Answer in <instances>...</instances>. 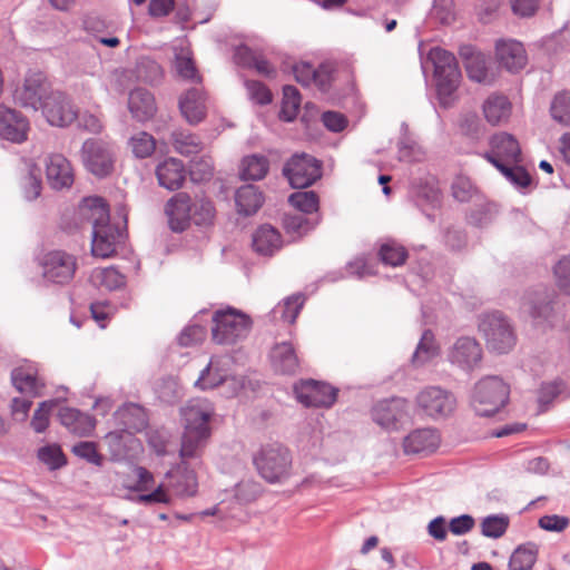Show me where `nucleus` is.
Masks as SVG:
<instances>
[{
	"label": "nucleus",
	"instance_id": "obj_1",
	"mask_svg": "<svg viewBox=\"0 0 570 570\" xmlns=\"http://www.w3.org/2000/svg\"><path fill=\"white\" fill-rule=\"evenodd\" d=\"M214 412V405L205 399L193 400L183 409L185 430L179 451L181 459L200 454L210 436L209 421Z\"/></svg>",
	"mask_w": 570,
	"mask_h": 570
},
{
	"label": "nucleus",
	"instance_id": "obj_2",
	"mask_svg": "<svg viewBox=\"0 0 570 570\" xmlns=\"http://www.w3.org/2000/svg\"><path fill=\"white\" fill-rule=\"evenodd\" d=\"M85 208L91 212L88 218L92 222V255L100 258L111 257L116 253V245L124 237L122 232L109 224V209L102 198L85 199Z\"/></svg>",
	"mask_w": 570,
	"mask_h": 570
},
{
	"label": "nucleus",
	"instance_id": "obj_3",
	"mask_svg": "<svg viewBox=\"0 0 570 570\" xmlns=\"http://www.w3.org/2000/svg\"><path fill=\"white\" fill-rule=\"evenodd\" d=\"M213 323V341L222 345L236 344L244 340L252 328L250 317L234 307L215 311Z\"/></svg>",
	"mask_w": 570,
	"mask_h": 570
},
{
	"label": "nucleus",
	"instance_id": "obj_4",
	"mask_svg": "<svg viewBox=\"0 0 570 570\" xmlns=\"http://www.w3.org/2000/svg\"><path fill=\"white\" fill-rule=\"evenodd\" d=\"M509 386L498 376L480 380L473 392L472 406L480 416H491L505 405Z\"/></svg>",
	"mask_w": 570,
	"mask_h": 570
},
{
	"label": "nucleus",
	"instance_id": "obj_5",
	"mask_svg": "<svg viewBox=\"0 0 570 570\" xmlns=\"http://www.w3.org/2000/svg\"><path fill=\"white\" fill-rule=\"evenodd\" d=\"M254 464L262 478L269 483H275L289 475L292 459L288 450L284 446L268 444L255 455Z\"/></svg>",
	"mask_w": 570,
	"mask_h": 570
},
{
	"label": "nucleus",
	"instance_id": "obj_6",
	"mask_svg": "<svg viewBox=\"0 0 570 570\" xmlns=\"http://www.w3.org/2000/svg\"><path fill=\"white\" fill-rule=\"evenodd\" d=\"M479 328L487 341L488 347L494 352L508 353L515 344L513 328L500 312L483 315Z\"/></svg>",
	"mask_w": 570,
	"mask_h": 570
},
{
	"label": "nucleus",
	"instance_id": "obj_7",
	"mask_svg": "<svg viewBox=\"0 0 570 570\" xmlns=\"http://www.w3.org/2000/svg\"><path fill=\"white\" fill-rule=\"evenodd\" d=\"M42 277L52 284L65 285L71 282L77 271V258L65 250L53 249L39 258Z\"/></svg>",
	"mask_w": 570,
	"mask_h": 570
},
{
	"label": "nucleus",
	"instance_id": "obj_8",
	"mask_svg": "<svg viewBox=\"0 0 570 570\" xmlns=\"http://www.w3.org/2000/svg\"><path fill=\"white\" fill-rule=\"evenodd\" d=\"M81 158L85 167L97 177H106L114 170V147L102 139H87L81 147Z\"/></svg>",
	"mask_w": 570,
	"mask_h": 570
},
{
	"label": "nucleus",
	"instance_id": "obj_9",
	"mask_svg": "<svg viewBox=\"0 0 570 570\" xmlns=\"http://www.w3.org/2000/svg\"><path fill=\"white\" fill-rule=\"evenodd\" d=\"M284 176L294 188H306L314 184L322 175L321 163L313 156L296 154L285 164Z\"/></svg>",
	"mask_w": 570,
	"mask_h": 570
},
{
	"label": "nucleus",
	"instance_id": "obj_10",
	"mask_svg": "<svg viewBox=\"0 0 570 570\" xmlns=\"http://www.w3.org/2000/svg\"><path fill=\"white\" fill-rule=\"evenodd\" d=\"M490 150L483 157L499 170L509 165L520 164L522 154L519 141L508 132L494 134L489 141Z\"/></svg>",
	"mask_w": 570,
	"mask_h": 570
},
{
	"label": "nucleus",
	"instance_id": "obj_11",
	"mask_svg": "<svg viewBox=\"0 0 570 570\" xmlns=\"http://www.w3.org/2000/svg\"><path fill=\"white\" fill-rule=\"evenodd\" d=\"M52 94L46 76L40 71L27 73L22 85L14 90V99L23 107L38 110Z\"/></svg>",
	"mask_w": 570,
	"mask_h": 570
},
{
	"label": "nucleus",
	"instance_id": "obj_12",
	"mask_svg": "<svg viewBox=\"0 0 570 570\" xmlns=\"http://www.w3.org/2000/svg\"><path fill=\"white\" fill-rule=\"evenodd\" d=\"M419 407L431 417H444L453 413L456 406L454 395L439 386H428L416 395Z\"/></svg>",
	"mask_w": 570,
	"mask_h": 570
},
{
	"label": "nucleus",
	"instance_id": "obj_13",
	"mask_svg": "<svg viewBox=\"0 0 570 570\" xmlns=\"http://www.w3.org/2000/svg\"><path fill=\"white\" fill-rule=\"evenodd\" d=\"M483 356V351L479 342L471 336H461L449 347L448 361L465 372H471L479 367Z\"/></svg>",
	"mask_w": 570,
	"mask_h": 570
},
{
	"label": "nucleus",
	"instance_id": "obj_14",
	"mask_svg": "<svg viewBox=\"0 0 570 570\" xmlns=\"http://www.w3.org/2000/svg\"><path fill=\"white\" fill-rule=\"evenodd\" d=\"M294 393L297 401L306 407H330L337 396V391L331 385L313 380L295 384Z\"/></svg>",
	"mask_w": 570,
	"mask_h": 570
},
{
	"label": "nucleus",
	"instance_id": "obj_15",
	"mask_svg": "<svg viewBox=\"0 0 570 570\" xmlns=\"http://www.w3.org/2000/svg\"><path fill=\"white\" fill-rule=\"evenodd\" d=\"M40 109L52 126H69L77 119V110L61 91H52Z\"/></svg>",
	"mask_w": 570,
	"mask_h": 570
},
{
	"label": "nucleus",
	"instance_id": "obj_16",
	"mask_svg": "<svg viewBox=\"0 0 570 570\" xmlns=\"http://www.w3.org/2000/svg\"><path fill=\"white\" fill-rule=\"evenodd\" d=\"M407 416V403L401 397L380 401L372 409L373 421L386 430H397Z\"/></svg>",
	"mask_w": 570,
	"mask_h": 570
},
{
	"label": "nucleus",
	"instance_id": "obj_17",
	"mask_svg": "<svg viewBox=\"0 0 570 570\" xmlns=\"http://www.w3.org/2000/svg\"><path fill=\"white\" fill-rule=\"evenodd\" d=\"M11 382L18 392L30 397L40 396L46 385L45 379L39 374L38 365L30 361H24L12 370Z\"/></svg>",
	"mask_w": 570,
	"mask_h": 570
},
{
	"label": "nucleus",
	"instance_id": "obj_18",
	"mask_svg": "<svg viewBox=\"0 0 570 570\" xmlns=\"http://www.w3.org/2000/svg\"><path fill=\"white\" fill-rule=\"evenodd\" d=\"M165 483L168 492L177 498H190L196 495L198 490L197 476L194 470L185 463L178 464L165 475Z\"/></svg>",
	"mask_w": 570,
	"mask_h": 570
},
{
	"label": "nucleus",
	"instance_id": "obj_19",
	"mask_svg": "<svg viewBox=\"0 0 570 570\" xmlns=\"http://www.w3.org/2000/svg\"><path fill=\"white\" fill-rule=\"evenodd\" d=\"M29 122L19 111L0 105V137L14 144L27 140Z\"/></svg>",
	"mask_w": 570,
	"mask_h": 570
},
{
	"label": "nucleus",
	"instance_id": "obj_20",
	"mask_svg": "<svg viewBox=\"0 0 570 570\" xmlns=\"http://www.w3.org/2000/svg\"><path fill=\"white\" fill-rule=\"evenodd\" d=\"M46 174L48 183L53 189L69 188L73 184V168L61 154H52L48 157Z\"/></svg>",
	"mask_w": 570,
	"mask_h": 570
},
{
	"label": "nucleus",
	"instance_id": "obj_21",
	"mask_svg": "<svg viewBox=\"0 0 570 570\" xmlns=\"http://www.w3.org/2000/svg\"><path fill=\"white\" fill-rule=\"evenodd\" d=\"M497 59L510 72H518L527 65V52L521 42L499 40L495 46Z\"/></svg>",
	"mask_w": 570,
	"mask_h": 570
},
{
	"label": "nucleus",
	"instance_id": "obj_22",
	"mask_svg": "<svg viewBox=\"0 0 570 570\" xmlns=\"http://www.w3.org/2000/svg\"><path fill=\"white\" fill-rule=\"evenodd\" d=\"M169 227L174 232H183L189 226L191 218V198L186 193L176 194L166 205Z\"/></svg>",
	"mask_w": 570,
	"mask_h": 570
},
{
	"label": "nucleus",
	"instance_id": "obj_23",
	"mask_svg": "<svg viewBox=\"0 0 570 570\" xmlns=\"http://www.w3.org/2000/svg\"><path fill=\"white\" fill-rule=\"evenodd\" d=\"M128 110L138 122H146L154 118L157 105L154 95L144 88H135L128 96Z\"/></svg>",
	"mask_w": 570,
	"mask_h": 570
},
{
	"label": "nucleus",
	"instance_id": "obj_24",
	"mask_svg": "<svg viewBox=\"0 0 570 570\" xmlns=\"http://www.w3.org/2000/svg\"><path fill=\"white\" fill-rule=\"evenodd\" d=\"M179 109L188 124H199L207 112L205 92L199 88L187 90L179 99Z\"/></svg>",
	"mask_w": 570,
	"mask_h": 570
},
{
	"label": "nucleus",
	"instance_id": "obj_25",
	"mask_svg": "<svg viewBox=\"0 0 570 570\" xmlns=\"http://www.w3.org/2000/svg\"><path fill=\"white\" fill-rule=\"evenodd\" d=\"M440 435L433 429H419L410 433L403 441L405 453L428 454L440 445Z\"/></svg>",
	"mask_w": 570,
	"mask_h": 570
},
{
	"label": "nucleus",
	"instance_id": "obj_26",
	"mask_svg": "<svg viewBox=\"0 0 570 570\" xmlns=\"http://www.w3.org/2000/svg\"><path fill=\"white\" fill-rule=\"evenodd\" d=\"M229 360L212 357L208 365L202 371L195 385L202 390L215 389L229 379Z\"/></svg>",
	"mask_w": 570,
	"mask_h": 570
},
{
	"label": "nucleus",
	"instance_id": "obj_27",
	"mask_svg": "<svg viewBox=\"0 0 570 570\" xmlns=\"http://www.w3.org/2000/svg\"><path fill=\"white\" fill-rule=\"evenodd\" d=\"M156 176L160 186L168 190H176L185 180V166L179 159L168 158L157 166Z\"/></svg>",
	"mask_w": 570,
	"mask_h": 570
},
{
	"label": "nucleus",
	"instance_id": "obj_28",
	"mask_svg": "<svg viewBox=\"0 0 570 570\" xmlns=\"http://www.w3.org/2000/svg\"><path fill=\"white\" fill-rule=\"evenodd\" d=\"M58 416L63 426H66L71 433L79 436L89 435L95 429V419L77 409L62 407L60 409Z\"/></svg>",
	"mask_w": 570,
	"mask_h": 570
},
{
	"label": "nucleus",
	"instance_id": "obj_29",
	"mask_svg": "<svg viewBox=\"0 0 570 570\" xmlns=\"http://www.w3.org/2000/svg\"><path fill=\"white\" fill-rule=\"evenodd\" d=\"M521 308L528 313L537 323L550 321L553 314L552 302L542 292H531L522 298Z\"/></svg>",
	"mask_w": 570,
	"mask_h": 570
},
{
	"label": "nucleus",
	"instance_id": "obj_30",
	"mask_svg": "<svg viewBox=\"0 0 570 570\" xmlns=\"http://www.w3.org/2000/svg\"><path fill=\"white\" fill-rule=\"evenodd\" d=\"M484 118L492 126L501 125L511 116L512 105L509 99L499 94L490 95L482 105Z\"/></svg>",
	"mask_w": 570,
	"mask_h": 570
},
{
	"label": "nucleus",
	"instance_id": "obj_31",
	"mask_svg": "<svg viewBox=\"0 0 570 570\" xmlns=\"http://www.w3.org/2000/svg\"><path fill=\"white\" fill-rule=\"evenodd\" d=\"M279 232L271 225H262L253 235V248L264 256H272L282 247Z\"/></svg>",
	"mask_w": 570,
	"mask_h": 570
},
{
	"label": "nucleus",
	"instance_id": "obj_32",
	"mask_svg": "<svg viewBox=\"0 0 570 570\" xmlns=\"http://www.w3.org/2000/svg\"><path fill=\"white\" fill-rule=\"evenodd\" d=\"M272 365L282 374H295L299 367L298 357L291 343L276 344L271 353Z\"/></svg>",
	"mask_w": 570,
	"mask_h": 570
},
{
	"label": "nucleus",
	"instance_id": "obj_33",
	"mask_svg": "<svg viewBox=\"0 0 570 570\" xmlns=\"http://www.w3.org/2000/svg\"><path fill=\"white\" fill-rule=\"evenodd\" d=\"M468 77L479 83H491L492 77L488 70L487 57L481 52H474L470 48L461 50Z\"/></svg>",
	"mask_w": 570,
	"mask_h": 570
},
{
	"label": "nucleus",
	"instance_id": "obj_34",
	"mask_svg": "<svg viewBox=\"0 0 570 570\" xmlns=\"http://www.w3.org/2000/svg\"><path fill=\"white\" fill-rule=\"evenodd\" d=\"M436 80V90L440 102L448 107L454 100V94L461 81V71L459 68H452L444 72L434 73Z\"/></svg>",
	"mask_w": 570,
	"mask_h": 570
},
{
	"label": "nucleus",
	"instance_id": "obj_35",
	"mask_svg": "<svg viewBox=\"0 0 570 570\" xmlns=\"http://www.w3.org/2000/svg\"><path fill=\"white\" fill-rule=\"evenodd\" d=\"M235 203L239 214L249 216L255 214L264 203V196L258 187L244 185L236 190Z\"/></svg>",
	"mask_w": 570,
	"mask_h": 570
},
{
	"label": "nucleus",
	"instance_id": "obj_36",
	"mask_svg": "<svg viewBox=\"0 0 570 570\" xmlns=\"http://www.w3.org/2000/svg\"><path fill=\"white\" fill-rule=\"evenodd\" d=\"M117 416L121 424L130 431L138 432L147 425V414L142 406L128 403L117 411Z\"/></svg>",
	"mask_w": 570,
	"mask_h": 570
},
{
	"label": "nucleus",
	"instance_id": "obj_37",
	"mask_svg": "<svg viewBox=\"0 0 570 570\" xmlns=\"http://www.w3.org/2000/svg\"><path fill=\"white\" fill-rule=\"evenodd\" d=\"M539 547L533 542L520 544L509 560L510 570H531L537 562Z\"/></svg>",
	"mask_w": 570,
	"mask_h": 570
},
{
	"label": "nucleus",
	"instance_id": "obj_38",
	"mask_svg": "<svg viewBox=\"0 0 570 570\" xmlns=\"http://www.w3.org/2000/svg\"><path fill=\"white\" fill-rule=\"evenodd\" d=\"M269 169L268 159L262 155H250L243 159L240 177L244 180H261Z\"/></svg>",
	"mask_w": 570,
	"mask_h": 570
},
{
	"label": "nucleus",
	"instance_id": "obj_39",
	"mask_svg": "<svg viewBox=\"0 0 570 570\" xmlns=\"http://www.w3.org/2000/svg\"><path fill=\"white\" fill-rule=\"evenodd\" d=\"M439 351L440 348L435 342L434 334L430 330H426L423 332L417 347L413 354L412 363L415 366L424 365L438 356Z\"/></svg>",
	"mask_w": 570,
	"mask_h": 570
},
{
	"label": "nucleus",
	"instance_id": "obj_40",
	"mask_svg": "<svg viewBox=\"0 0 570 570\" xmlns=\"http://www.w3.org/2000/svg\"><path fill=\"white\" fill-rule=\"evenodd\" d=\"M171 144L178 154L190 156L202 151L203 144L200 139L188 131L176 130L171 134Z\"/></svg>",
	"mask_w": 570,
	"mask_h": 570
},
{
	"label": "nucleus",
	"instance_id": "obj_41",
	"mask_svg": "<svg viewBox=\"0 0 570 570\" xmlns=\"http://www.w3.org/2000/svg\"><path fill=\"white\" fill-rule=\"evenodd\" d=\"M156 145L155 137L147 131H138L128 140L131 154L138 159L150 157L156 150Z\"/></svg>",
	"mask_w": 570,
	"mask_h": 570
},
{
	"label": "nucleus",
	"instance_id": "obj_42",
	"mask_svg": "<svg viewBox=\"0 0 570 570\" xmlns=\"http://www.w3.org/2000/svg\"><path fill=\"white\" fill-rule=\"evenodd\" d=\"M301 106V95L296 87L287 85L283 88L281 119L292 121L296 118Z\"/></svg>",
	"mask_w": 570,
	"mask_h": 570
},
{
	"label": "nucleus",
	"instance_id": "obj_43",
	"mask_svg": "<svg viewBox=\"0 0 570 570\" xmlns=\"http://www.w3.org/2000/svg\"><path fill=\"white\" fill-rule=\"evenodd\" d=\"M304 304V297L302 295H293L287 297L283 304H278L273 311V317L281 318L282 321L293 324L299 314L301 308Z\"/></svg>",
	"mask_w": 570,
	"mask_h": 570
},
{
	"label": "nucleus",
	"instance_id": "obj_44",
	"mask_svg": "<svg viewBox=\"0 0 570 570\" xmlns=\"http://www.w3.org/2000/svg\"><path fill=\"white\" fill-rule=\"evenodd\" d=\"M379 255L383 264L392 267L402 266L409 256L405 247L393 240L382 244Z\"/></svg>",
	"mask_w": 570,
	"mask_h": 570
},
{
	"label": "nucleus",
	"instance_id": "obj_45",
	"mask_svg": "<svg viewBox=\"0 0 570 570\" xmlns=\"http://www.w3.org/2000/svg\"><path fill=\"white\" fill-rule=\"evenodd\" d=\"M235 57L238 62L255 68L261 75L271 76L275 72L266 59L255 56L247 47L238 48Z\"/></svg>",
	"mask_w": 570,
	"mask_h": 570
},
{
	"label": "nucleus",
	"instance_id": "obj_46",
	"mask_svg": "<svg viewBox=\"0 0 570 570\" xmlns=\"http://www.w3.org/2000/svg\"><path fill=\"white\" fill-rule=\"evenodd\" d=\"M550 112L557 122L570 127V92L557 94L551 102Z\"/></svg>",
	"mask_w": 570,
	"mask_h": 570
},
{
	"label": "nucleus",
	"instance_id": "obj_47",
	"mask_svg": "<svg viewBox=\"0 0 570 570\" xmlns=\"http://www.w3.org/2000/svg\"><path fill=\"white\" fill-rule=\"evenodd\" d=\"M92 279L96 284L110 291L117 289L125 284V276L114 267L96 269L92 273Z\"/></svg>",
	"mask_w": 570,
	"mask_h": 570
},
{
	"label": "nucleus",
	"instance_id": "obj_48",
	"mask_svg": "<svg viewBox=\"0 0 570 570\" xmlns=\"http://www.w3.org/2000/svg\"><path fill=\"white\" fill-rule=\"evenodd\" d=\"M510 520L507 515H489L481 522V532L488 538H501L509 527Z\"/></svg>",
	"mask_w": 570,
	"mask_h": 570
},
{
	"label": "nucleus",
	"instance_id": "obj_49",
	"mask_svg": "<svg viewBox=\"0 0 570 570\" xmlns=\"http://www.w3.org/2000/svg\"><path fill=\"white\" fill-rule=\"evenodd\" d=\"M38 459L50 470H58L67 464L66 455L57 444H49L38 450Z\"/></svg>",
	"mask_w": 570,
	"mask_h": 570
},
{
	"label": "nucleus",
	"instance_id": "obj_50",
	"mask_svg": "<svg viewBox=\"0 0 570 570\" xmlns=\"http://www.w3.org/2000/svg\"><path fill=\"white\" fill-rule=\"evenodd\" d=\"M289 204L302 213L311 214L318 209V196L313 190L296 191L288 198Z\"/></svg>",
	"mask_w": 570,
	"mask_h": 570
},
{
	"label": "nucleus",
	"instance_id": "obj_51",
	"mask_svg": "<svg viewBox=\"0 0 570 570\" xmlns=\"http://www.w3.org/2000/svg\"><path fill=\"white\" fill-rule=\"evenodd\" d=\"M429 58L433 62L434 73L459 68L454 55L445 49L439 47L432 48L429 52Z\"/></svg>",
	"mask_w": 570,
	"mask_h": 570
},
{
	"label": "nucleus",
	"instance_id": "obj_52",
	"mask_svg": "<svg viewBox=\"0 0 570 570\" xmlns=\"http://www.w3.org/2000/svg\"><path fill=\"white\" fill-rule=\"evenodd\" d=\"M553 276L557 287L570 295V255L560 258L553 266Z\"/></svg>",
	"mask_w": 570,
	"mask_h": 570
},
{
	"label": "nucleus",
	"instance_id": "obj_53",
	"mask_svg": "<svg viewBox=\"0 0 570 570\" xmlns=\"http://www.w3.org/2000/svg\"><path fill=\"white\" fill-rule=\"evenodd\" d=\"M55 405V401H45L41 402L38 409L35 411L30 424L37 433L45 432L49 426L50 413Z\"/></svg>",
	"mask_w": 570,
	"mask_h": 570
},
{
	"label": "nucleus",
	"instance_id": "obj_54",
	"mask_svg": "<svg viewBox=\"0 0 570 570\" xmlns=\"http://www.w3.org/2000/svg\"><path fill=\"white\" fill-rule=\"evenodd\" d=\"M135 501L145 505L157 503L171 504L173 498L165 483H160L150 493L139 494Z\"/></svg>",
	"mask_w": 570,
	"mask_h": 570
},
{
	"label": "nucleus",
	"instance_id": "obj_55",
	"mask_svg": "<svg viewBox=\"0 0 570 570\" xmlns=\"http://www.w3.org/2000/svg\"><path fill=\"white\" fill-rule=\"evenodd\" d=\"M451 189L453 197L461 203L469 202L475 194V188L472 181L465 176L455 177Z\"/></svg>",
	"mask_w": 570,
	"mask_h": 570
},
{
	"label": "nucleus",
	"instance_id": "obj_56",
	"mask_svg": "<svg viewBox=\"0 0 570 570\" xmlns=\"http://www.w3.org/2000/svg\"><path fill=\"white\" fill-rule=\"evenodd\" d=\"M72 452L75 455L85 459L89 463H92L97 466L102 465L104 458L98 453L97 448L92 442H79L73 445Z\"/></svg>",
	"mask_w": 570,
	"mask_h": 570
},
{
	"label": "nucleus",
	"instance_id": "obj_57",
	"mask_svg": "<svg viewBox=\"0 0 570 570\" xmlns=\"http://www.w3.org/2000/svg\"><path fill=\"white\" fill-rule=\"evenodd\" d=\"M500 171L504 177L518 187H528L531 184L529 173L519 164L502 167Z\"/></svg>",
	"mask_w": 570,
	"mask_h": 570
},
{
	"label": "nucleus",
	"instance_id": "obj_58",
	"mask_svg": "<svg viewBox=\"0 0 570 570\" xmlns=\"http://www.w3.org/2000/svg\"><path fill=\"white\" fill-rule=\"evenodd\" d=\"M206 330L200 325L186 326L178 336V344L184 347L193 346L205 340Z\"/></svg>",
	"mask_w": 570,
	"mask_h": 570
},
{
	"label": "nucleus",
	"instance_id": "obj_59",
	"mask_svg": "<svg viewBox=\"0 0 570 570\" xmlns=\"http://www.w3.org/2000/svg\"><path fill=\"white\" fill-rule=\"evenodd\" d=\"M134 473L137 481L134 484H125V487L134 492H146L154 485L155 478L153 473L144 466H135Z\"/></svg>",
	"mask_w": 570,
	"mask_h": 570
},
{
	"label": "nucleus",
	"instance_id": "obj_60",
	"mask_svg": "<svg viewBox=\"0 0 570 570\" xmlns=\"http://www.w3.org/2000/svg\"><path fill=\"white\" fill-rule=\"evenodd\" d=\"M175 68L178 75L188 80L200 81L195 63L190 57L177 55L175 59Z\"/></svg>",
	"mask_w": 570,
	"mask_h": 570
},
{
	"label": "nucleus",
	"instance_id": "obj_61",
	"mask_svg": "<svg viewBox=\"0 0 570 570\" xmlns=\"http://www.w3.org/2000/svg\"><path fill=\"white\" fill-rule=\"evenodd\" d=\"M249 98L259 105H267L272 101L269 89L262 82L255 80L246 81Z\"/></svg>",
	"mask_w": 570,
	"mask_h": 570
},
{
	"label": "nucleus",
	"instance_id": "obj_62",
	"mask_svg": "<svg viewBox=\"0 0 570 570\" xmlns=\"http://www.w3.org/2000/svg\"><path fill=\"white\" fill-rule=\"evenodd\" d=\"M569 523V518L558 514H547L538 521L541 529L550 532H562L568 528Z\"/></svg>",
	"mask_w": 570,
	"mask_h": 570
},
{
	"label": "nucleus",
	"instance_id": "obj_63",
	"mask_svg": "<svg viewBox=\"0 0 570 570\" xmlns=\"http://www.w3.org/2000/svg\"><path fill=\"white\" fill-rule=\"evenodd\" d=\"M284 227L289 233H297L299 235L307 233L314 226L309 224L308 219L302 214L287 215L284 218Z\"/></svg>",
	"mask_w": 570,
	"mask_h": 570
},
{
	"label": "nucleus",
	"instance_id": "obj_64",
	"mask_svg": "<svg viewBox=\"0 0 570 570\" xmlns=\"http://www.w3.org/2000/svg\"><path fill=\"white\" fill-rule=\"evenodd\" d=\"M78 126L91 134H100L104 130V124L99 115L89 111L77 115Z\"/></svg>",
	"mask_w": 570,
	"mask_h": 570
}]
</instances>
